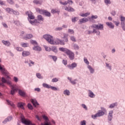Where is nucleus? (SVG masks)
I'll use <instances>...</instances> for the list:
<instances>
[{
    "label": "nucleus",
    "instance_id": "nucleus-27",
    "mask_svg": "<svg viewBox=\"0 0 125 125\" xmlns=\"http://www.w3.org/2000/svg\"><path fill=\"white\" fill-rule=\"evenodd\" d=\"M11 120H12V116L8 117L3 121V124H6L7 122H10Z\"/></svg>",
    "mask_w": 125,
    "mask_h": 125
},
{
    "label": "nucleus",
    "instance_id": "nucleus-60",
    "mask_svg": "<svg viewBox=\"0 0 125 125\" xmlns=\"http://www.w3.org/2000/svg\"><path fill=\"white\" fill-rule=\"evenodd\" d=\"M62 30H63V28H62V27H56L55 29V31H62Z\"/></svg>",
    "mask_w": 125,
    "mask_h": 125
},
{
    "label": "nucleus",
    "instance_id": "nucleus-2",
    "mask_svg": "<svg viewBox=\"0 0 125 125\" xmlns=\"http://www.w3.org/2000/svg\"><path fill=\"white\" fill-rule=\"evenodd\" d=\"M37 12H39L40 14H42V15H45L46 17H50L51 16V14L50 12H48L46 10L41 9L40 8H37L36 9Z\"/></svg>",
    "mask_w": 125,
    "mask_h": 125
},
{
    "label": "nucleus",
    "instance_id": "nucleus-62",
    "mask_svg": "<svg viewBox=\"0 0 125 125\" xmlns=\"http://www.w3.org/2000/svg\"><path fill=\"white\" fill-rule=\"evenodd\" d=\"M58 82V79L55 78L52 80V83H57Z\"/></svg>",
    "mask_w": 125,
    "mask_h": 125
},
{
    "label": "nucleus",
    "instance_id": "nucleus-19",
    "mask_svg": "<svg viewBox=\"0 0 125 125\" xmlns=\"http://www.w3.org/2000/svg\"><path fill=\"white\" fill-rule=\"evenodd\" d=\"M59 49L60 51H62V52H64V53H66V54H67V52L69 50L67 48H63V47H60Z\"/></svg>",
    "mask_w": 125,
    "mask_h": 125
},
{
    "label": "nucleus",
    "instance_id": "nucleus-4",
    "mask_svg": "<svg viewBox=\"0 0 125 125\" xmlns=\"http://www.w3.org/2000/svg\"><path fill=\"white\" fill-rule=\"evenodd\" d=\"M104 115H105V112H104L103 111H99V112L96 113L95 115H92V119H96V118H98V117H102V116H104Z\"/></svg>",
    "mask_w": 125,
    "mask_h": 125
},
{
    "label": "nucleus",
    "instance_id": "nucleus-56",
    "mask_svg": "<svg viewBox=\"0 0 125 125\" xmlns=\"http://www.w3.org/2000/svg\"><path fill=\"white\" fill-rule=\"evenodd\" d=\"M70 40L72 42H76V38H75L74 36H70Z\"/></svg>",
    "mask_w": 125,
    "mask_h": 125
},
{
    "label": "nucleus",
    "instance_id": "nucleus-53",
    "mask_svg": "<svg viewBox=\"0 0 125 125\" xmlns=\"http://www.w3.org/2000/svg\"><path fill=\"white\" fill-rule=\"evenodd\" d=\"M14 23L15 25H16V26L20 25V21H14Z\"/></svg>",
    "mask_w": 125,
    "mask_h": 125
},
{
    "label": "nucleus",
    "instance_id": "nucleus-51",
    "mask_svg": "<svg viewBox=\"0 0 125 125\" xmlns=\"http://www.w3.org/2000/svg\"><path fill=\"white\" fill-rule=\"evenodd\" d=\"M94 33H95V28H93V31H88V35H90V34H94Z\"/></svg>",
    "mask_w": 125,
    "mask_h": 125
},
{
    "label": "nucleus",
    "instance_id": "nucleus-41",
    "mask_svg": "<svg viewBox=\"0 0 125 125\" xmlns=\"http://www.w3.org/2000/svg\"><path fill=\"white\" fill-rule=\"evenodd\" d=\"M90 15V13H85V14H80V16H81L82 17H87V16H88V15Z\"/></svg>",
    "mask_w": 125,
    "mask_h": 125
},
{
    "label": "nucleus",
    "instance_id": "nucleus-39",
    "mask_svg": "<svg viewBox=\"0 0 125 125\" xmlns=\"http://www.w3.org/2000/svg\"><path fill=\"white\" fill-rule=\"evenodd\" d=\"M19 94L21 95V96L24 97L26 95V94L24 92V91L21 90H19Z\"/></svg>",
    "mask_w": 125,
    "mask_h": 125
},
{
    "label": "nucleus",
    "instance_id": "nucleus-18",
    "mask_svg": "<svg viewBox=\"0 0 125 125\" xmlns=\"http://www.w3.org/2000/svg\"><path fill=\"white\" fill-rule=\"evenodd\" d=\"M68 36L69 35L67 34H63V37L62 38V39H63V42H69L68 39Z\"/></svg>",
    "mask_w": 125,
    "mask_h": 125
},
{
    "label": "nucleus",
    "instance_id": "nucleus-12",
    "mask_svg": "<svg viewBox=\"0 0 125 125\" xmlns=\"http://www.w3.org/2000/svg\"><path fill=\"white\" fill-rule=\"evenodd\" d=\"M89 19L86 18H83L82 19H80L79 21H78V24L80 25L83 23H86V22H88Z\"/></svg>",
    "mask_w": 125,
    "mask_h": 125
},
{
    "label": "nucleus",
    "instance_id": "nucleus-7",
    "mask_svg": "<svg viewBox=\"0 0 125 125\" xmlns=\"http://www.w3.org/2000/svg\"><path fill=\"white\" fill-rule=\"evenodd\" d=\"M30 102L33 104L35 108H38V107L40 106V104H39V103L36 99H31L30 100Z\"/></svg>",
    "mask_w": 125,
    "mask_h": 125
},
{
    "label": "nucleus",
    "instance_id": "nucleus-25",
    "mask_svg": "<svg viewBox=\"0 0 125 125\" xmlns=\"http://www.w3.org/2000/svg\"><path fill=\"white\" fill-rule=\"evenodd\" d=\"M0 70L2 72V74H3V75H5L6 76V75H8V72H7V71H5V69L4 68H3V67H2L1 65H0Z\"/></svg>",
    "mask_w": 125,
    "mask_h": 125
},
{
    "label": "nucleus",
    "instance_id": "nucleus-38",
    "mask_svg": "<svg viewBox=\"0 0 125 125\" xmlns=\"http://www.w3.org/2000/svg\"><path fill=\"white\" fill-rule=\"evenodd\" d=\"M63 94L64 95H67V96H70V91L69 90H64L63 91Z\"/></svg>",
    "mask_w": 125,
    "mask_h": 125
},
{
    "label": "nucleus",
    "instance_id": "nucleus-8",
    "mask_svg": "<svg viewBox=\"0 0 125 125\" xmlns=\"http://www.w3.org/2000/svg\"><path fill=\"white\" fill-rule=\"evenodd\" d=\"M78 64L77 63V62H72L71 64L67 65L68 68H69V69H70V70H74V69H75V68H76Z\"/></svg>",
    "mask_w": 125,
    "mask_h": 125
},
{
    "label": "nucleus",
    "instance_id": "nucleus-30",
    "mask_svg": "<svg viewBox=\"0 0 125 125\" xmlns=\"http://www.w3.org/2000/svg\"><path fill=\"white\" fill-rule=\"evenodd\" d=\"M37 21H43L44 20V19L42 17V16L41 15H39L37 16Z\"/></svg>",
    "mask_w": 125,
    "mask_h": 125
},
{
    "label": "nucleus",
    "instance_id": "nucleus-43",
    "mask_svg": "<svg viewBox=\"0 0 125 125\" xmlns=\"http://www.w3.org/2000/svg\"><path fill=\"white\" fill-rule=\"evenodd\" d=\"M36 77L38 79H40L41 80H42V79H43V77L42 76V74H41V73H36Z\"/></svg>",
    "mask_w": 125,
    "mask_h": 125
},
{
    "label": "nucleus",
    "instance_id": "nucleus-46",
    "mask_svg": "<svg viewBox=\"0 0 125 125\" xmlns=\"http://www.w3.org/2000/svg\"><path fill=\"white\" fill-rule=\"evenodd\" d=\"M105 66H106V67H107V68L108 69H109L110 70V71H111L112 70V66H111L110 65V64H109L107 62H105Z\"/></svg>",
    "mask_w": 125,
    "mask_h": 125
},
{
    "label": "nucleus",
    "instance_id": "nucleus-48",
    "mask_svg": "<svg viewBox=\"0 0 125 125\" xmlns=\"http://www.w3.org/2000/svg\"><path fill=\"white\" fill-rule=\"evenodd\" d=\"M30 60H25L24 63L25 64H28L29 67H31L32 65L31 64V63H30Z\"/></svg>",
    "mask_w": 125,
    "mask_h": 125
},
{
    "label": "nucleus",
    "instance_id": "nucleus-28",
    "mask_svg": "<svg viewBox=\"0 0 125 125\" xmlns=\"http://www.w3.org/2000/svg\"><path fill=\"white\" fill-rule=\"evenodd\" d=\"M87 68L89 69L90 74H94L95 72L94 69H93V68H92L91 65H88Z\"/></svg>",
    "mask_w": 125,
    "mask_h": 125
},
{
    "label": "nucleus",
    "instance_id": "nucleus-54",
    "mask_svg": "<svg viewBox=\"0 0 125 125\" xmlns=\"http://www.w3.org/2000/svg\"><path fill=\"white\" fill-rule=\"evenodd\" d=\"M27 107L30 110H33V105L31 104H27Z\"/></svg>",
    "mask_w": 125,
    "mask_h": 125
},
{
    "label": "nucleus",
    "instance_id": "nucleus-57",
    "mask_svg": "<svg viewBox=\"0 0 125 125\" xmlns=\"http://www.w3.org/2000/svg\"><path fill=\"white\" fill-rule=\"evenodd\" d=\"M44 47L46 51H51V47H47L46 46H45Z\"/></svg>",
    "mask_w": 125,
    "mask_h": 125
},
{
    "label": "nucleus",
    "instance_id": "nucleus-5",
    "mask_svg": "<svg viewBox=\"0 0 125 125\" xmlns=\"http://www.w3.org/2000/svg\"><path fill=\"white\" fill-rule=\"evenodd\" d=\"M66 55L68 56V58L70 60H74V59H75V54L71 50H68V52L66 53Z\"/></svg>",
    "mask_w": 125,
    "mask_h": 125
},
{
    "label": "nucleus",
    "instance_id": "nucleus-16",
    "mask_svg": "<svg viewBox=\"0 0 125 125\" xmlns=\"http://www.w3.org/2000/svg\"><path fill=\"white\" fill-rule=\"evenodd\" d=\"M11 95H13L14 94H15V92L17 91L18 90V89L14 87V86H12V85H11Z\"/></svg>",
    "mask_w": 125,
    "mask_h": 125
},
{
    "label": "nucleus",
    "instance_id": "nucleus-15",
    "mask_svg": "<svg viewBox=\"0 0 125 125\" xmlns=\"http://www.w3.org/2000/svg\"><path fill=\"white\" fill-rule=\"evenodd\" d=\"M64 9L66 11H68V12H74L75 11L74 9L70 6H66Z\"/></svg>",
    "mask_w": 125,
    "mask_h": 125
},
{
    "label": "nucleus",
    "instance_id": "nucleus-20",
    "mask_svg": "<svg viewBox=\"0 0 125 125\" xmlns=\"http://www.w3.org/2000/svg\"><path fill=\"white\" fill-rule=\"evenodd\" d=\"M31 54V53L27 51H23L22 52V55L23 57H26V56H29Z\"/></svg>",
    "mask_w": 125,
    "mask_h": 125
},
{
    "label": "nucleus",
    "instance_id": "nucleus-47",
    "mask_svg": "<svg viewBox=\"0 0 125 125\" xmlns=\"http://www.w3.org/2000/svg\"><path fill=\"white\" fill-rule=\"evenodd\" d=\"M35 117L37 119L38 121L39 122H42V116H39V115H36Z\"/></svg>",
    "mask_w": 125,
    "mask_h": 125
},
{
    "label": "nucleus",
    "instance_id": "nucleus-61",
    "mask_svg": "<svg viewBox=\"0 0 125 125\" xmlns=\"http://www.w3.org/2000/svg\"><path fill=\"white\" fill-rule=\"evenodd\" d=\"M7 2L9 3V4H14V2L13 0H7Z\"/></svg>",
    "mask_w": 125,
    "mask_h": 125
},
{
    "label": "nucleus",
    "instance_id": "nucleus-59",
    "mask_svg": "<svg viewBox=\"0 0 125 125\" xmlns=\"http://www.w3.org/2000/svg\"><path fill=\"white\" fill-rule=\"evenodd\" d=\"M81 125H86V121L83 120L80 122Z\"/></svg>",
    "mask_w": 125,
    "mask_h": 125
},
{
    "label": "nucleus",
    "instance_id": "nucleus-44",
    "mask_svg": "<svg viewBox=\"0 0 125 125\" xmlns=\"http://www.w3.org/2000/svg\"><path fill=\"white\" fill-rule=\"evenodd\" d=\"M50 86H51L50 85H49V84H46L45 83H43L42 84V86H43L45 88L49 89V88H50Z\"/></svg>",
    "mask_w": 125,
    "mask_h": 125
},
{
    "label": "nucleus",
    "instance_id": "nucleus-10",
    "mask_svg": "<svg viewBox=\"0 0 125 125\" xmlns=\"http://www.w3.org/2000/svg\"><path fill=\"white\" fill-rule=\"evenodd\" d=\"M26 105V104L23 102H19L17 104V106L18 108H20V109H22V110H25V108H24V106Z\"/></svg>",
    "mask_w": 125,
    "mask_h": 125
},
{
    "label": "nucleus",
    "instance_id": "nucleus-31",
    "mask_svg": "<svg viewBox=\"0 0 125 125\" xmlns=\"http://www.w3.org/2000/svg\"><path fill=\"white\" fill-rule=\"evenodd\" d=\"M98 18V16H97V15H92L91 17L88 18V20L90 22H91L93 19H97Z\"/></svg>",
    "mask_w": 125,
    "mask_h": 125
},
{
    "label": "nucleus",
    "instance_id": "nucleus-34",
    "mask_svg": "<svg viewBox=\"0 0 125 125\" xmlns=\"http://www.w3.org/2000/svg\"><path fill=\"white\" fill-rule=\"evenodd\" d=\"M49 57L50 58H52V59L55 62H56L57 61L58 58H57V57L56 56L49 55Z\"/></svg>",
    "mask_w": 125,
    "mask_h": 125
},
{
    "label": "nucleus",
    "instance_id": "nucleus-22",
    "mask_svg": "<svg viewBox=\"0 0 125 125\" xmlns=\"http://www.w3.org/2000/svg\"><path fill=\"white\" fill-rule=\"evenodd\" d=\"M112 119H113V110L110 111L108 115V121H112Z\"/></svg>",
    "mask_w": 125,
    "mask_h": 125
},
{
    "label": "nucleus",
    "instance_id": "nucleus-9",
    "mask_svg": "<svg viewBox=\"0 0 125 125\" xmlns=\"http://www.w3.org/2000/svg\"><path fill=\"white\" fill-rule=\"evenodd\" d=\"M60 3L62 4V5H67V4H73V1L72 0H67V1H65L64 2H62V1H60Z\"/></svg>",
    "mask_w": 125,
    "mask_h": 125
},
{
    "label": "nucleus",
    "instance_id": "nucleus-32",
    "mask_svg": "<svg viewBox=\"0 0 125 125\" xmlns=\"http://www.w3.org/2000/svg\"><path fill=\"white\" fill-rule=\"evenodd\" d=\"M117 106H118V103L117 102H116L113 104H111L109 105V108L110 109H113V108H115V107H117Z\"/></svg>",
    "mask_w": 125,
    "mask_h": 125
},
{
    "label": "nucleus",
    "instance_id": "nucleus-55",
    "mask_svg": "<svg viewBox=\"0 0 125 125\" xmlns=\"http://www.w3.org/2000/svg\"><path fill=\"white\" fill-rule=\"evenodd\" d=\"M15 49H16V50L17 51H23V48L20 47H17L16 48H15Z\"/></svg>",
    "mask_w": 125,
    "mask_h": 125
},
{
    "label": "nucleus",
    "instance_id": "nucleus-58",
    "mask_svg": "<svg viewBox=\"0 0 125 125\" xmlns=\"http://www.w3.org/2000/svg\"><path fill=\"white\" fill-rule=\"evenodd\" d=\"M120 21H121V22H125V17H123V16H120Z\"/></svg>",
    "mask_w": 125,
    "mask_h": 125
},
{
    "label": "nucleus",
    "instance_id": "nucleus-50",
    "mask_svg": "<svg viewBox=\"0 0 125 125\" xmlns=\"http://www.w3.org/2000/svg\"><path fill=\"white\" fill-rule=\"evenodd\" d=\"M50 88H51L52 90H54L55 91L58 90V88H57V87L51 85L50 86Z\"/></svg>",
    "mask_w": 125,
    "mask_h": 125
},
{
    "label": "nucleus",
    "instance_id": "nucleus-36",
    "mask_svg": "<svg viewBox=\"0 0 125 125\" xmlns=\"http://www.w3.org/2000/svg\"><path fill=\"white\" fill-rule=\"evenodd\" d=\"M6 11L8 12V13H9V14H11L13 12V9H11V8H7L5 9Z\"/></svg>",
    "mask_w": 125,
    "mask_h": 125
},
{
    "label": "nucleus",
    "instance_id": "nucleus-29",
    "mask_svg": "<svg viewBox=\"0 0 125 125\" xmlns=\"http://www.w3.org/2000/svg\"><path fill=\"white\" fill-rule=\"evenodd\" d=\"M51 51L54 52L55 53H57L58 52V50L57 49V47L56 46H52L51 47Z\"/></svg>",
    "mask_w": 125,
    "mask_h": 125
},
{
    "label": "nucleus",
    "instance_id": "nucleus-52",
    "mask_svg": "<svg viewBox=\"0 0 125 125\" xmlns=\"http://www.w3.org/2000/svg\"><path fill=\"white\" fill-rule=\"evenodd\" d=\"M21 45L22 47H28L29 44L28 43H23Z\"/></svg>",
    "mask_w": 125,
    "mask_h": 125
},
{
    "label": "nucleus",
    "instance_id": "nucleus-49",
    "mask_svg": "<svg viewBox=\"0 0 125 125\" xmlns=\"http://www.w3.org/2000/svg\"><path fill=\"white\" fill-rule=\"evenodd\" d=\"M121 25L122 26V28L123 30V31H125V22H121Z\"/></svg>",
    "mask_w": 125,
    "mask_h": 125
},
{
    "label": "nucleus",
    "instance_id": "nucleus-45",
    "mask_svg": "<svg viewBox=\"0 0 125 125\" xmlns=\"http://www.w3.org/2000/svg\"><path fill=\"white\" fill-rule=\"evenodd\" d=\"M73 48L74 49H75V50H79L80 49V47L79 45L77 44H74L73 45Z\"/></svg>",
    "mask_w": 125,
    "mask_h": 125
},
{
    "label": "nucleus",
    "instance_id": "nucleus-23",
    "mask_svg": "<svg viewBox=\"0 0 125 125\" xmlns=\"http://www.w3.org/2000/svg\"><path fill=\"white\" fill-rule=\"evenodd\" d=\"M106 25H107V26H108V27H109L110 29H114V28L115 27V26L111 22H106Z\"/></svg>",
    "mask_w": 125,
    "mask_h": 125
},
{
    "label": "nucleus",
    "instance_id": "nucleus-3",
    "mask_svg": "<svg viewBox=\"0 0 125 125\" xmlns=\"http://www.w3.org/2000/svg\"><path fill=\"white\" fill-rule=\"evenodd\" d=\"M91 28H94V29H96V30H104V25L103 24L99 23V25L98 24H93L91 26Z\"/></svg>",
    "mask_w": 125,
    "mask_h": 125
},
{
    "label": "nucleus",
    "instance_id": "nucleus-64",
    "mask_svg": "<svg viewBox=\"0 0 125 125\" xmlns=\"http://www.w3.org/2000/svg\"><path fill=\"white\" fill-rule=\"evenodd\" d=\"M68 33H69L70 34H71V35H72L74 34V30L69 29L68 30Z\"/></svg>",
    "mask_w": 125,
    "mask_h": 125
},
{
    "label": "nucleus",
    "instance_id": "nucleus-40",
    "mask_svg": "<svg viewBox=\"0 0 125 125\" xmlns=\"http://www.w3.org/2000/svg\"><path fill=\"white\" fill-rule=\"evenodd\" d=\"M33 38V35L32 34H26L25 36V37H24V40H26V39H32Z\"/></svg>",
    "mask_w": 125,
    "mask_h": 125
},
{
    "label": "nucleus",
    "instance_id": "nucleus-13",
    "mask_svg": "<svg viewBox=\"0 0 125 125\" xmlns=\"http://www.w3.org/2000/svg\"><path fill=\"white\" fill-rule=\"evenodd\" d=\"M28 21L29 23L31 24V25H34V26H36V25H37L38 23H40V22H39V21H38V20L37 19H35L34 21H32L30 19H28Z\"/></svg>",
    "mask_w": 125,
    "mask_h": 125
},
{
    "label": "nucleus",
    "instance_id": "nucleus-33",
    "mask_svg": "<svg viewBox=\"0 0 125 125\" xmlns=\"http://www.w3.org/2000/svg\"><path fill=\"white\" fill-rule=\"evenodd\" d=\"M2 43L4 44V45H6V46H9L10 45L11 43L10 42L8 41H5L4 40L2 41Z\"/></svg>",
    "mask_w": 125,
    "mask_h": 125
},
{
    "label": "nucleus",
    "instance_id": "nucleus-21",
    "mask_svg": "<svg viewBox=\"0 0 125 125\" xmlns=\"http://www.w3.org/2000/svg\"><path fill=\"white\" fill-rule=\"evenodd\" d=\"M67 80H69L70 83H72V84L75 85L77 84L76 81H77V79H75L74 80H72V78L67 77Z\"/></svg>",
    "mask_w": 125,
    "mask_h": 125
},
{
    "label": "nucleus",
    "instance_id": "nucleus-1",
    "mask_svg": "<svg viewBox=\"0 0 125 125\" xmlns=\"http://www.w3.org/2000/svg\"><path fill=\"white\" fill-rule=\"evenodd\" d=\"M43 39L46 40L47 42H49L50 44H54V45H56L57 44H61V45H65V42L63 40H57L56 41L53 40V37L52 36L50 35H44L43 36Z\"/></svg>",
    "mask_w": 125,
    "mask_h": 125
},
{
    "label": "nucleus",
    "instance_id": "nucleus-24",
    "mask_svg": "<svg viewBox=\"0 0 125 125\" xmlns=\"http://www.w3.org/2000/svg\"><path fill=\"white\" fill-rule=\"evenodd\" d=\"M6 101L8 105L11 106V107H13V108L15 107V104H14L13 102H12L11 101H10L9 100H6Z\"/></svg>",
    "mask_w": 125,
    "mask_h": 125
},
{
    "label": "nucleus",
    "instance_id": "nucleus-35",
    "mask_svg": "<svg viewBox=\"0 0 125 125\" xmlns=\"http://www.w3.org/2000/svg\"><path fill=\"white\" fill-rule=\"evenodd\" d=\"M51 12L53 14H54L55 13H57L58 14H59V13H60V11H59L57 9H52L51 11Z\"/></svg>",
    "mask_w": 125,
    "mask_h": 125
},
{
    "label": "nucleus",
    "instance_id": "nucleus-26",
    "mask_svg": "<svg viewBox=\"0 0 125 125\" xmlns=\"http://www.w3.org/2000/svg\"><path fill=\"white\" fill-rule=\"evenodd\" d=\"M33 3H35V4H40V5H42V0H33Z\"/></svg>",
    "mask_w": 125,
    "mask_h": 125
},
{
    "label": "nucleus",
    "instance_id": "nucleus-17",
    "mask_svg": "<svg viewBox=\"0 0 125 125\" xmlns=\"http://www.w3.org/2000/svg\"><path fill=\"white\" fill-rule=\"evenodd\" d=\"M88 91V95L89 97H90V98H94V97H95V94H94L93 92L90 90H89Z\"/></svg>",
    "mask_w": 125,
    "mask_h": 125
},
{
    "label": "nucleus",
    "instance_id": "nucleus-42",
    "mask_svg": "<svg viewBox=\"0 0 125 125\" xmlns=\"http://www.w3.org/2000/svg\"><path fill=\"white\" fill-rule=\"evenodd\" d=\"M79 20V17H75L74 18H72L71 21L72 22H73L75 23V22H77Z\"/></svg>",
    "mask_w": 125,
    "mask_h": 125
},
{
    "label": "nucleus",
    "instance_id": "nucleus-63",
    "mask_svg": "<svg viewBox=\"0 0 125 125\" xmlns=\"http://www.w3.org/2000/svg\"><path fill=\"white\" fill-rule=\"evenodd\" d=\"M104 2L106 4H111V0H104Z\"/></svg>",
    "mask_w": 125,
    "mask_h": 125
},
{
    "label": "nucleus",
    "instance_id": "nucleus-37",
    "mask_svg": "<svg viewBox=\"0 0 125 125\" xmlns=\"http://www.w3.org/2000/svg\"><path fill=\"white\" fill-rule=\"evenodd\" d=\"M30 43H31V44H33V45H34V46L36 45H39L38 42H37V41H36L35 40H31Z\"/></svg>",
    "mask_w": 125,
    "mask_h": 125
},
{
    "label": "nucleus",
    "instance_id": "nucleus-14",
    "mask_svg": "<svg viewBox=\"0 0 125 125\" xmlns=\"http://www.w3.org/2000/svg\"><path fill=\"white\" fill-rule=\"evenodd\" d=\"M32 49L35 51H42V47H41L38 45L34 46Z\"/></svg>",
    "mask_w": 125,
    "mask_h": 125
},
{
    "label": "nucleus",
    "instance_id": "nucleus-11",
    "mask_svg": "<svg viewBox=\"0 0 125 125\" xmlns=\"http://www.w3.org/2000/svg\"><path fill=\"white\" fill-rule=\"evenodd\" d=\"M1 82L3 83H7L9 85H12V83L9 80H6L4 77L1 78Z\"/></svg>",
    "mask_w": 125,
    "mask_h": 125
},
{
    "label": "nucleus",
    "instance_id": "nucleus-6",
    "mask_svg": "<svg viewBox=\"0 0 125 125\" xmlns=\"http://www.w3.org/2000/svg\"><path fill=\"white\" fill-rule=\"evenodd\" d=\"M25 14L27 15L28 17V20H34L35 19V17L33 15V13H32L31 11H27L25 12Z\"/></svg>",
    "mask_w": 125,
    "mask_h": 125
}]
</instances>
